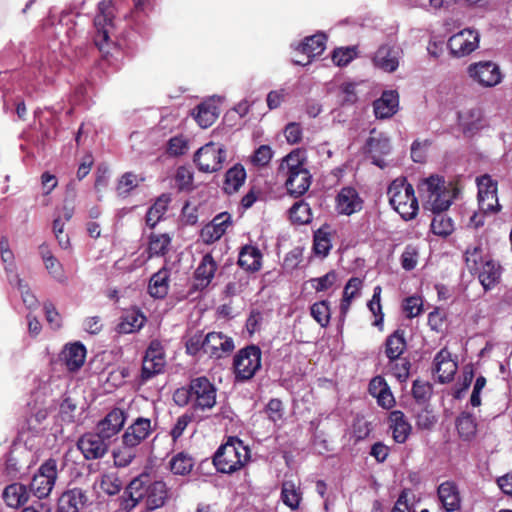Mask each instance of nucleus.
<instances>
[{
    "label": "nucleus",
    "mask_w": 512,
    "mask_h": 512,
    "mask_svg": "<svg viewBox=\"0 0 512 512\" xmlns=\"http://www.w3.org/2000/svg\"><path fill=\"white\" fill-rule=\"evenodd\" d=\"M421 189L427 194V202L435 214L431 222V231L438 236H449L454 226L451 218L443 212L451 206L456 188L452 187L451 182L447 185L443 176L431 175L423 180Z\"/></svg>",
    "instance_id": "f257e3e1"
},
{
    "label": "nucleus",
    "mask_w": 512,
    "mask_h": 512,
    "mask_svg": "<svg viewBox=\"0 0 512 512\" xmlns=\"http://www.w3.org/2000/svg\"><path fill=\"white\" fill-rule=\"evenodd\" d=\"M169 496V490L164 481H151L148 474L134 478L124 491V508L133 509L138 503L144 502L147 510L162 507Z\"/></svg>",
    "instance_id": "f03ea898"
},
{
    "label": "nucleus",
    "mask_w": 512,
    "mask_h": 512,
    "mask_svg": "<svg viewBox=\"0 0 512 512\" xmlns=\"http://www.w3.org/2000/svg\"><path fill=\"white\" fill-rule=\"evenodd\" d=\"M114 6L112 0H102L98 4V11L94 17L95 35L93 38L95 46L102 57L111 62L115 55L119 54L120 46L112 39L115 31Z\"/></svg>",
    "instance_id": "7ed1b4c3"
},
{
    "label": "nucleus",
    "mask_w": 512,
    "mask_h": 512,
    "mask_svg": "<svg viewBox=\"0 0 512 512\" xmlns=\"http://www.w3.org/2000/svg\"><path fill=\"white\" fill-rule=\"evenodd\" d=\"M305 151L295 149L287 154L279 165V173L286 171L285 187L294 197L304 195L310 185L312 176L305 167Z\"/></svg>",
    "instance_id": "20e7f679"
},
{
    "label": "nucleus",
    "mask_w": 512,
    "mask_h": 512,
    "mask_svg": "<svg viewBox=\"0 0 512 512\" xmlns=\"http://www.w3.org/2000/svg\"><path fill=\"white\" fill-rule=\"evenodd\" d=\"M250 460V449L236 436H229L213 456V465L222 474L241 470Z\"/></svg>",
    "instance_id": "39448f33"
},
{
    "label": "nucleus",
    "mask_w": 512,
    "mask_h": 512,
    "mask_svg": "<svg viewBox=\"0 0 512 512\" xmlns=\"http://www.w3.org/2000/svg\"><path fill=\"white\" fill-rule=\"evenodd\" d=\"M387 195L389 203L402 219L409 221L417 216L418 200L413 185L408 183L406 178L393 180L388 187Z\"/></svg>",
    "instance_id": "423d86ee"
},
{
    "label": "nucleus",
    "mask_w": 512,
    "mask_h": 512,
    "mask_svg": "<svg viewBox=\"0 0 512 512\" xmlns=\"http://www.w3.org/2000/svg\"><path fill=\"white\" fill-rule=\"evenodd\" d=\"M261 349L254 344L240 349L234 356L233 368L236 382H245L254 377L261 368Z\"/></svg>",
    "instance_id": "0eeeda50"
},
{
    "label": "nucleus",
    "mask_w": 512,
    "mask_h": 512,
    "mask_svg": "<svg viewBox=\"0 0 512 512\" xmlns=\"http://www.w3.org/2000/svg\"><path fill=\"white\" fill-rule=\"evenodd\" d=\"M226 150L222 144L209 142L200 147L193 156L197 169L203 173H215L223 168Z\"/></svg>",
    "instance_id": "6e6552de"
},
{
    "label": "nucleus",
    "mask_w": 512,
    "mask_h": 512,
    "mask_svg": "<svg viewBox=\"0 0 512 512\" xmlns=\"http://www.w3.org/2000/svg\"><path fill=\"white\" fill-rule=\"evenodd\" d=\"M58 477L57 460L49 458L44 461L34 474L30 485L29 493L38 499L48 497Z\"/></svg>",
    "instance_id": "1a4fd4ad"
},
{
    "label": "nucleus",
    "mask_w": 512,
    "mask_h": 512,
    "mask_svg": "<svg viewBox=\"0 0 512 512\" xmlns=\"http://www.w3.org/2000/svg\"><path fill=\"white\" fill-rule=\"evenodd\" d=\"M192 395V408L194 411L212 409L216 404V388L205 376L194 378L190 381Z\"/></svg>",
    "instance_id": "9d476101"
},
{
    "label": "nucleus",
    "mask_w": 512,
    "mask_h": 512,
    "mask_svg": "<svg viewBox=\"0 0 512 512\" xmlns=\"http://www.w3.org/2000/svg\"><path fill=\"white\" fill-rule=\"evenodd\" d=\"M166 365L163 345L159 340H152L145 351L141 368V381L147 382L162 373Z\"/></svg>",
    "instance_id": "9b49d317"
},
{
    "label": "nucleus",
    "mask_w": 512,
    "mask_h": 512,
    "mask_svg": "<svg viewBox=\"0 0 512 512\" xmlns=\"http://www.w3.org/2000/svg\"><path fill=\"white\" fill-rule=\"evenodd\" d=\"M76 446L85 460H99L108 453L110 441L98 431L86 432L78 438Z\"/></svg>",
    "instance_id": "f8f14e48"
},
{
    "label": "nucleus",
    "mask_w": 512,
    "mask_h": 512,
    "mask_svg": "<svg viewBox=\"0 0 512 512\" xmlns=\"http://www.w3.org/2000/svg\"><path fill=\"white\" fill-rule=\"evenodd\" d=\"M467 73L482 87H494L502 80L499 66L492 61L472 63L468 66Z\"/></svg>",
    "instance_id": "ddd939ff"
},
{
    "label": "nucleus",
    "mask_w": 512,
    "mask_h": 512,
    "mask_svg": "<svg viewBox=\"0 0 512 512\" xmlns=\"http://www.w3.org/2000/svg\"><path fill=\"white\" fill-rule=\"evenodd\" d=\"M479 208L484 213L498 212L500 205L497 196V182L490 175L477 178Z\"/></svg>",
    "instance_id": "4468645a"
},
{
    "label": "nucleus",
    "mask_w": 512,
    "mask_h": 512,
    "mask_svg": "<svg viewBox=\"0 0 512 512\" xmlns=\"http://www.w3.org/2000/svg\"><path fill=\"white\" fill-rule=\"evenodd\" d=\"M365 153L372 157V163L380 168H384L385 162L382 156L390 153L391 145L389 138L375 128L370 130V136L364 146Z\"/></svg>",
    "instance_id": "2eb2a0df"
},
{
    "label": "nucleus",
    "mask_w": 512,
    "mask_h": 512,
    "mask_svg": "<svg viewBox=\"0 0 512 512\" xmlns=\"http://www.w3.org/2000/svg\"><path fill=\"white\" fill-rule=\"evenodd\" d=\"M204 354L210 358L227 357L234 350V341L221 332H210L204 338Z\"/></svg>",
    "instance_id": "dca6fc26"
},
{
    "label": "nucleus",
    "mask_w": 512,
    "mask_h": 512,
    "mask_svg": "<svg viewBox=\"0 0 512 512\" xmlns=\"http://www.w3.org/2000/svg\"><path fill=\"white\" fill-rule=\"evenodd\" d=\"M326 46V36L323 33H317L306 37L296 48L298 54L303 58H294L295 65L305 66L311 63L312 59L323 53Z\"/></svg>",
    "instance_id": "f3484780"
},
{
    "label": "nucleus",
    "mask_w": 512,
    "mask_h": 512,
    "mask_svg": "<svg viewBox=\"0 0 512 512\" xmlns=\"http://www.w3.org/2000/svg\"><path fill=\"white\" fill-rule=\"evenodd\" d=\"M479 45V34L471 29H464L448 40V47L451 54L463 57L472 53Z\"/></svg>",
    "instance_id": "a211bd4d"
},
{
    "label": "nucleus",
    "mask_w": 512,
    "mask_h": 512,
    "mask_svg": "<svg viewBox=\"0 0 512 512\" xmlns=\"http://www.w3.org/2000/svg\"><path fill=\"white\" fill-rule=\"evenodd\" d=\"M336 211L340 215L351 216L360 212L364 206V200L358 191L351 186L341 188L336 196Z\"/></svg>",
    "instance_id": "6ab92c4d"
},
{
    "label": "nucleus",
    "mask_w": 512,
    "mask_h": 512,
    "mask_svg": "<svg viewBox=\"0 0 512 512\" xmlns=\"http://www.w3.org/2000/svg\"><path fill=\"white\" fill-rule=\"evenodd\" d=\"M153 432L149 418H136L124 431L122 444L128 447H137Z\"/></svg>",
    "instance_id": "aec40b11"
},
{
    "label": "nucleus",
    "mask_w": 512,
    "mask_h": 512,
    "mask_svg": "<svg viewBox=\"0 0 512 512\" xmlns=\"http://www.w3.org/2000/svg\"><path fill=\"white\" fill-rule=\"evenodd\" d=\"M218 264L210 253L205 254L194 271L193 289L202 291L207 288L217 271Z\"/></svg>",
    "instance_id": "412c9836"
},
{
    "label": "nucleus",
    "mask_w": 512,
    "mask_h": 512,
    "mask_svg": "<svg viewBox=\"0 0 512 512\" xmlns=\"http://www.w3.org/2000/svg\"><path fill=\"white\" fill-rule=\"evenodd\" d=\"M434 364L438 382L444 384L449 383L454 379L458 369V364L452 359L451 353L447 348L441 349L435 355Z\"/></svg>",
    "instance_id": "4be33fe9"
},
{
    "label": "nucleus",
    "mask_w": 512,
    "mask_h": 512,
    "mask_svg": "<svg viewBox=\"0 0 512 512\" xmlns=\"http://www.w3.org/2000/svg\"><path fill=\"white\" fill-rule=\"evenodd\" d=\"M126 421V413L123 409L113 408L96 426L100 432L109 441L117 435L123 428Z\"/></svg>",
    "instance_id": "5701e85b"
},
{
    "label": "nucleus",
    "mask_w": 512,
    "mask_h": 512,
    "mask_svg": "<svg viewBox=\"0 0 512 512\" xmlns=\"http://www.w3.org/2000/svg\"><path fill=\"white\" fill-rule=\"evenodd\" d=\"M437 496L446 512H455L461 508V495L454 481H444L437 488Z\"/></svg>",
    "instance_id": "b1692460"
},
{
    "label": "nucleus",
    "mask_w": 512,
    "mask_h": 512,
    "mask_svg": "<svg viewBox=\"0 0 512 512\" xmlns=\"http://www.w3.org/2000/svg\"><path fill=\"white\" fill-rule=\"evenodd\" d=\"M400 53V49L396 46L381 45L375 52L373 63L383 71L392 73L399 66Z\"/></svg>",
    "instance_id": "393cba45"
},
{
    "label": "nucleus",
    "mask_w": 512,
    "mask_h": 512,
    "mask_svg": "<svg viewBox=\"0 0 512 512\" xmlns=\"http://www.w3.org/2000/svg\"><path fill=\"white\" fill-rule=\"evenodd\" d=\"M231 224L228 213L218 214L214 219L206 224L200 232V237L205 244H212L219 240Z\"/></svg>",
    "instance_id": "a878e982"
},
{
    "label": "nucleus",
    "mask_w": 512,
    "mask_h": 512,
    "mask_svg": "<svg viewBox=\"0 0 512 512\" xmlns=\"http://www.w3.org/2000/svg\"><path fill=\"white\" fill-rule=\"evenodd\" d=\"M88 501L87 494L81 488L69 489L58 499L57 512H79Z\"/></svg>",
    "instance_id": "bb28decb"
},
{
    "label": "nucleus",
    "mask_w": 512,
    "mask_h": 512,
    "mask_svg": "<svg viewBox=\"0 0 512 512\" xmlns=\"http://www.w3.org/2000/svg\"><path fill=\"white\" fill-rule=\"evenodd\" d=\"M399 107V94L397 91H384L381 97L374 101L373 109L377 119H387L395 115Z\"/></svg>",
    "instance_id": "cd10ccee"
},
{
    "label": "nucleus",
    "mask_w": 512,
    "mask_h": 512,
    "mask_svg": "<svg viewBox=\"0 0 512 512\" xmlns=\"http://www.w3.org/2000/svg\"><path fill=\"white\" fill-rule=\"evenodd\" d=\"M369 394L377 399V403L384 409H390L395 405V398L386 380L378 375L370 380Z\"/></svg>",
    "instance_id": "c85d7f7f"
},
{
    "label": "nucleus",
    "mask_w": 512,
    "mask_h": 512,
    "mask_svg": "<svg viewBox=\"0 0 512 512\" xmlns=\"http://www.w3.org/2000/svg\"><path fill=\"white\" fill-rule=\"evenodd\" d=\"M263 255L260 249L253 245H244L241 247L238 255L237 264L243 270L255 273L262 268Z\"/></svg>",
    "instance_id": "c756f323"
},
{
    "label": "nucleus",
    "mask_w": 512,
    "mask_h": 512,
    "mask_svg": "<svg viewBox=\"0 0 512 512\" xmlns=\"http://www.w3.org/2000/svg\"><path fill=\"white\" fill-rule=\"evenodd\" d=\"M389 422L394 441L400 444L405 443L411 433L412 427L404 413L400 410L391 411L389 414Z\"/></svg>",
    "instance_id": "7c9ffc66"
},
{
    "label": "nucleus",
    "mask_w": 512,
    "mask_h": 512,
    "mask_svg": "<svg viewBox=\"0 0 512 512\" xmlns=\"http://www.w3.org/2000/svg\"><path fill=\"white\" fill-rule=\"evenodd\" d=\"M407 349L404 330L397 329L387 336L384 342V354L388 360L393 361L402 357Z\"/></svg>",
    "instance_id": "2f4dec72"
},
{
    "label": "nucleus",
    "mask_w": 512,
    "mask_h": 512,
    "mask_svg": "<svg viewBox=\"0 0 512 512\" xmlns=\"http://www.w3.org/2000/svg\"><path fill=\"white\" fill-rule=\"evenodd\" d=\"M145 315L139 309L127 311L120 318V322L116 326L119 334H130L139 331L146 322Z\"/></svg>",
    "instance_id": "473e14b6"
},
{
    "label": "nucleus",
    "mask_w": 512,
    "mask_h": 512,
    "mask_svg": "<svg viewBox=\"0 0 512 512\" xmlns=\"http://www.w3.org/2000/svg\"><path fill=\"white\" fill-rule=\"evenodd\" d=\"M62 359L69 371L78 370L85 362L86 349L79 342L66 345L62 351Z\"/></svg>",
    "instance_id": "72a5a7b5"
},
{
    "label": "nucleus",
    "mask_w": 512,
    "mask_h": 512,
    "mask_svg": "<svg viewBox=\"0 0 512 512\" xmlns=\"http://www.w3.org/2000/svg\"><path fill=\"white\" fill-rule=\"evenodd\" d=\"M363 287V280L359 277H351L343 290L342 299L340 301V319L344 321L346 318L350 306L352 303V300L359 295L360 290Z\"/></svg>",
    "instance_id": "f704fd0d"
},
{
    "label": "nucleus",
    "mask_w": 512,
    "mask_h": 512,
    "mask_svg": "<svg viewBox=\"0 0 512 512\" xmlns=\"http://www.w3.org/2000/svg\"><path fill=\"white\" fill-rule=\"evenodd\" d=\"M332 248L331 227L328 224L322 225L314 232L313 251L315 255L326 257Z\"/></svg>",
    "instance_id": "c9c22d12"
},
{
    "label": "nucleus",
    "mask_w": 512,
    "mask_h": 512,
    "mask_svg": "<svg viewBox=\"0 0 512 512\" xmlns=\"http://www.w3.org/2000/svg\"><path fill=\"white\" fill-rule=\"evenodd\" d=\"M3 499L9 507L18 508L28 501L29 491L21 483H12L4 489Z\"/></svg>",
    "instance_id": "e433bc0d"
},
{
    "label": "nucleus",
    "mask_w": 512,
    "mask_h": 512,
    "mask_svg": "<svg viewBox=\"0 0 512 512\" xmlns=\"http://www.w3.org/2000/svg\"><path fill=\"white\" fill-rule=\"evenodd\" d=\"M479 281L485 290H489L498 283L500 279V266L493 260L486 259L485 263L476 271Z\"/></svg>",
    "instance_id": "4c0bfd02"
},
{
    "label": "nucleus",
    "mask_w": 512,
    "mask_h": 512,
    "mask_svg": "<svg viewBox=\"0 0 512 512\" xmlns=\"http://www.w3.org/2000/svg\"><path fill=\"white\" fill-rule=\"evenodd\" d=\"M193 116L201 128H208L214 124L219 116V110L213 102H203L196 107Z\"/></svg>",
    "instance_id": "58836bf2"
},
{
    "label": "nucleus",
    "mask_w": 512,
    "mask_h": 512,
    "mask_svg": "<svg viewBox=\"0 0 512 512\" xmlns=\"http://www.w3.org/2000/svg\"><path fill=\"white\" fill-rule=\"evenodd\" d=\"M168 289L169 271L166 268H162L150 278L148 291L154 298H164L168 293Z\"/></svg>",
    "instance_id": "ea45409f"
},
{
    "label": "nucleus",
    "mask_w": 512,
    "mask_h": 512,
    "mask_svg": "<svg viewBox=\"0 0 512 512\" xmlns=\"http://www.w3.org/2000/svg\"><path fill=\"white\" fill-rule=\"evenodd\" d=\"M171 199L167 194H162L159 196L154 204L148 209L146 213V225L151 229L155 228L157 223L163 218L166 211L168 210V205Z\"/></svg>",
    "instance_id": "a19ab883"
},
{
    "label": "nucleus",
    "mask_w": 512,
    "mask_h": 512,
    "mask_svg": "<svg viewBox=\"0 0 512 512\" xmlns=\"http://www.w3.org/2000/svg\"><path fill=\"white\" fill-rule=\"evenodd\" d=\"M33 397V402L28 403L30 415L27 417L26 421L29 429H35L37 425L41 424L47 418L49 413L48 408L41 400V395L36 393Z\"/></svg>",
    "instance_id": "79ce46f5"
},
{
    "label": "nucleus",
    "mask_w": 512,
    "mask_h": 512,
    "mask_svg": "<svg viewBox=\"0 0 512 512\" xmlns=\"http://www.w3.org/2000/svg\"><path fill=\"white\" fill-rule=\"evenodd\" d=\"M171 244V237L167 233H151L149 236L147 252L149 258L165 256Z\"/></svg>",
    "instance_id": "37998d69"
},
{
    "label": "nucleus",
    "mask_w": 512,
    "mask_h": 512,
    "mask_svg": "<svg viewBox=\"0 0 512 512\" xmlns=\"http://www.w3.org/2000/svg\"><path fill=\"white\" fill-rule=\"evenodd\" d=\"M246 179V171L242 165H235L225 175L224 190L232 194L239 190Z\"/></svg>",
    "instance_id": "c03bdc74"
},
{
    "label": "nucleus",
    "mask_w": 512,
    "mask_h": 512,
    "mask_svg": "<svg viewBox=\"0 0 512 512\" xmlns=\"http://www.w3.org/2000/svg\"><path fill=\"white\" fill-rule=\"evenodd\" d=\"M289 219L293 224L304 225L312 221L310 205L304 200L295 202L289 209Z\"/></svg>",
    "instance_id": "a18cd8bd"
},
{
    "label": "nucleus",
    "mask_w": 512,
    "mask_h": 512,
    "mask_svg": "<svg viewBox=\"0 0 512 512\" xmlns=\"http://www.w3.org/2000/svg\"><path fill=\"white\" fill-rule=\"evenodd\" d=\"M169 465L173 474L185 476L192 471L194 460L188 453L179 452L171 458Z\"/></svg>",
    "instance_id": "49530a36"
},
{
    "label": "nucleus",
    "mask_w": 512,
    "mask_h": 512,
    "mask_svg": "<svg viewBox=\"0 0 512 512\" xmlns=\"http://www.w3.org/2000/svg\"><path fill=\"white\" fill-rule=\"evenodd\" d=\"M281 499L292 510L298 509L302 496L293 481H284L281 487Z\"/></svg>",
    "instance_id": "de8ad7c7"
},
{
    "label": "nucleus",
    "mask_w": 512,
    "mask_h": 512,
    "mask_svg": "<svg viewBox=\"0 0 512 512\" xmlns=\"http://www.w3.org/2000/svg\"><path fill=\"white\" fill-rule=\"evenodd\" d=\"M310 314L312 318L322 327L326 328L331 319L330 303L327 300L315 302L310 307Z\"/></svg>",
    "instance_id": "09e8293b"
},
{
    "label": "nucleus",
    "mask_w": 512,
    "mask_h": 512,
    "mask_svg": "<svg viewBox=\"0 0 512 512\" xmlns=\"http://www.w3.org/2000/svg\"><path fill=\"white\" fill-rule=\"evenodd\" d=\"M101 490L109 495H117L123 488V482L115 472H107L101 476L100 480Z\"/></svg>",
    "instance_id": "8fccbe9b"
},
{
    "label": "nucleus",
    "mask_w": 512,
    "mask_h": 512,
    "mask_svg": "<svg viewBox=\"0 0 512 512\" xmlns=\"http://www.w3.org/2000/svg\"><path fill=\"white\" fill-rule=\"evenodd\" d=\"M388 368L399 382H406L410 376L411 362L406 357H400L397 360H389Z\"/></svg>",
    "instance_id": "3c124183"
},
{
    "label": "nucleus",
    "mask_w": 512,
    "mask_h": 512,
    "mask_svg": "<svg viewBox=\"0 0 512 512\" xmlns=\"http://www.w3.org/2000/svg\"><path fill=\"white\" fill-rule=\"evenodd\" d=\"M144 179L141 178L140 181ZM139 178L133 172L124 173L121 178L118 180L116 186V192L118 196L122 198H126L130 195L131 191L138 186Z\"/></svg>",
    "instance_id": "603ef678"
},
{
    "label": "nucleus",
    "mask_w": 512,
    "mask_h": 512,
    "mask_svg": "<svg viewBox=\"0 0 512 512\" xmlns=\"http://www.w3.org/2000/svg\"><path fill=\"white\" fill-rule=\"evenodd\" d=\"M456 428L460 437L464 440H469L476 433V424L469 413H462L456 419Z\"/></svg>",
    "instance_id": "864d4df0"
},
{
    "label": "nucleus",
    "mask_w": 512,
    "mask_h": 512,
    "mask_svg": "<svg viewBox=\"0 0 512 512\" xmlns=\"http://www.w3.org/2000/svg\"><path fill=\"white\" fill-rule=\"evenodd\" d=\"M483 249L480 246L468 248L465 252V263L468 270L473 274L485 263Z\"/></svg>",
    "instance_id": "5fc2aeb1"
},
{
    "label": "nucleus",
    "mask_w": 512,
    "mask_h": 512,
    "mask_svg": "<svg viewBox=\"0 0 512 512\" xmlns=\"http://www.w3.org/2000/svg\"><path fill=\"white\" fill-rule=\"evenodd\" d=\"M135 447L122 446L113 450V462L116 467L124 468L129 466L136 457Z\"/></svg>",
    "instance_id": "6e6d98bb"
},
{
    "label": "nucleus",
    "mask_w": 512,
    "mask_h": 512,
    "mask_svg": "<svg viewBox=\"0 0 512 512\" xmlns=\"http://www.w3.org/2000/svg\"><path fill=\"white\" fill-rule=\"evenodd\" d=\"M175 183L180 191H190L193 188V172L186 166H179L175 173Z\"/></svg>",
    "instance_id": "4d7b16f0"
},
{
    "label": "nucleus",
    "mask_w": 512,
    "mask_h": 512,
    "mask_svg": "<svg viewBox=\"0 0 512 512\" xmlns=\"http://www.w3.org/2000/svg\"><path fill=\"white\" fill-rule=\"evenodd\" d=\"M381 293H382L381 286H376L373 290L372 298L367 304L369 310L375 316V321L373 323V325H375V326L381 325L384 320V314L382 312V307H381V303H380Z\"/></svg>",
    "instance_id": "13d9d810"
},
{
    "label": "nucleus",
    "mask_w": 512,
    "mask_h": 512,
    "mask_svg": "<svg viewBox=\"0 0 512 512\" xmlns=\"http://www.w3.org/2000/svg\"><path fill=\"white\" fill-rule=\"evenodd\" d=\"M188 150V141L183 135L170 138L167 142L166 152L170 156H181Z\"/></svg>",
    "instance_id": "bf43d9fd"
},
{
    "label": "nucleus",
    "mask_w": 512,
    "mask_h": 512,
    "mask_svg": "<svg viewBox=\"0 0 512 512\" xmlns=\"http://www.w3.org/2000/svg\"><path fill=\"white\" fill-rule=\"evenodd\" d=\"M356 55L354 47L336 48L332 53V61L335 65L343 67L348 65Z\"/></svg>",
    "instance_id": "052dcab7"
},
{
    "label": "nucleus",
    "mask_w": 512,
    "mask_h": 512,
    "mask_svg": "<svg viewBox=\"0 0 512 512\" xmlns=\"http://www.w3.org/2000/svg\"><path fill=\"white\" fill-rule=\"evenodd\" d=\"M265 413L273 423L282 421L284 418V405L278 398H272L265 406Z\"/></svg>",
    "instance_id": "680f3d73"
},
{
    "label": "nucleus",
    "mask_w": 512,
    "mask_h": 512,
    "mask_svg": "<svg viewBox=\"0 0 512 512\" xmlns=\"http://www.w3.org/2000/svg\"><path fill=\"white\" fill-rule=\"evenodd\" d=\"M419 252L414 245H407L401 255V266L406 271L413 270L418 263Z\"/></svg>",
    "instance_id": "e2e57ef3"
},
{
    "label": "nucleus",
    "mask_w": 512,
    "mask_h": 512,
    "mask_svg": "<svg viewBox=\"0 0 512 512\" xmlns=\"http://www.w3.org/2000/svg\"><path fill=\"white\" fill-rule=\"evenodd\" d=\"M77 410L76 402L69 396L63 398L60 403V416L64 422H74Z\"/></svg>",
    "instance_id": "0e129e2a"
},
{
    "label": "nucleus",
    "mask_w": 512,
    "mask_h": 512,
    "mask_svg": "<svg viewBox=\"0 0 512 512\" xmlns=\"http://www.w3.org/2000/svg\"><path fill=\"white\" fill-rule=\"evenodd\" d=\"M273 156V151L268 145L259 146L253 156L251 157V161L254 165L259 167H264L269 164Z\"/></svg>",
    "instance_id": "69168bd1"
},
{
    "label": "nucleus",
    "mask_w": 512,
    "mask_h": 512,
    "mask_svg": "<svg viewBox=\"0 0 512 512\" xmlns=\"http://www.w3.org/2000/svg\"><path fill=\"white\" fill-rule=\"evenodd\" d=\"M422 301L419 297L410 296L403 302V311L407 318L417 317L422 312Z\"/></svg>",
    "instance_id": "338daca9"
},
{
    "label": "nucleus",
    "mask_w": 512,
    "mask_h": 512,
    "mask_svg": "<svg viewBox=\"0 0 512 512\" xmlns=\"http://www.w3.org/2000/svg\"><path fill=\"white\" fill-rule=\"evenodd\" d=\"M337 279V274L334 270L329 271L319 278L311 279L313 287L317 292L326 291L331 288Z\"/></svg>",
    "instance_id": "774afa93"
}]
</instances>
